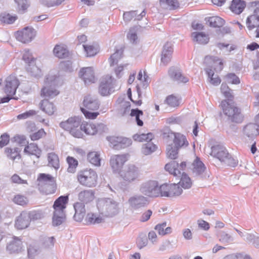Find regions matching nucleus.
I'll return each mask as SVG.
<instances>
[{
	"label": "nucleus",
	"mask_w": 259,
	"mask_h": 259,
	"mask_svg": "<svg viewBox=\"0 0 259 259\" xmlns=\"http://www.w3.org/2000/svg\"><path fill=\"white\" fill-rule=\"evenodd\" d=\"M165 102L168 106L172 107H178L180 104L179 99L173 95H171L167 97L165 100Z\"/></svg>",
	"instance_id": "nucleus-52"
},
{
	"label": "nucleus",
	"mask_w": 259,
	"mask_h": 259,
	"mask_svg": "<svg viewBox=\"0 0 259 259\" xmlns=\"http://www.w3.org/2000/svg\"><path fill=\"white\" fill-rule=\"evenodd\" d=\"M83 47L88 57L95 56L99 51L98 48L94 45L83 44Z\"/></svg>",
	"instance_id": "nucleus-46"
},
{
	"label": "nucleus",
	"mask_w": 259,
	"mask_h": 259,
	"mask_svg": "<svg viewBox=\"0 0 259 259\" xmlns=\"http://www.w3.org/2000/svg\"><path fill=\"white\" fill-rule=\"evenodd\" d=\"M79 75L86 84L94 83L96 80L94 71L92 67H88L81 68Z\"/></svg>",
	"instance_id": "nucleus-23"
},
{
	"label": "nucleus",
	"mask_w": 259,
	"mask_h": 259,
	"mask_svg": "<svg viewBox=\"0 0 259 259\" xmlns=\"http://www.w3.org/2000/svg\"><path fill=\"white\" fill-rule=\"evenodd\" d=\"M46 135V133L45 132L44 129L41 128L38 130L37 132L32 134L30 136V138L32 141H36L45 137Z\"/></svg>",
	"instance_id": "nucleus-60"
},
{
	"label": "nucleus",
	"mask_w": 259,
	"mask_h": 259,
	"mask_svg": "<svg viewBox=\"0 0 259 259\" xmlns=\"http://www.w3.org/2000/svg\"><path fill=\"white\" fill-rule=\"evenodd\" d=\"M161 185L159 186L157 181L150 180L143 183L140 186V192L150 197H161Z\"/></svg>",
	"instance_id": "nucleus-8"
},
{
	"label": "nucleus",
	"mask_w": 259,
	"mask_h": 259,
	"mask_svg": "<svg viewBox=\"0 0 259 259\" xmlns=\"http://www.w3.org/2000/svg\"><path fill=\"white\" fill-rule=\"evenodd\" d=\"M41 241L45 248H50L54 246L55 238L53 237H44L41 238Z\"/></svg>",
	"instance_id": "nucleus-56"
},
{
	"label": "nucleus",
	"mask_w": 259,
	"mask_h": 259,
	"mask_svg": "<svg viewBox=\"0 0 259 259\" xmlns=\"http://www.w3.org/2000/svg\"><path fill=\"white\" fill-rule=\"evenodd\" d=\"M206 72L209 78V82L211 84L214 85H218L220 84L221 80L218 75H214L213 70L211 69L206 68Z\"/></svg>",
	"instance_id": "nucleus-47"
},
{
	"label": "nucleus",
	"mask_w": 259,
	"mask_h": 259,
	"mask_svg": "<svg viewBox=\"0 0 259 259\" xmlns=\"http://www.w3.org/2000/svg\"><path fill=\"white\" fill-rule=\"evenodd\" d=\"M97 179V174L92 169L81 170L77 174V180L79 183L81 185L88 187L96 186Z\"/></svg>",
	"instance_id": "nucleus-9"
},
{
	"label": "nucleus",
	"mask_w": 259,
	"mask_h": 259,
	"mask_svg": "<svg viewBox=\"0 0 259 259\" xmlns=\"http://www.w3.org/2000/svg\"><path fill=\"white\" fill-rule=\"evenodd\" d=\"M250 6L252 10V14L259 18V1H255L250 3Z\"/></svg>",
	"instance_id": "nucleus-63"
},
{
	"label": "nucleus",
	"mask_w": 259,
	"mask_h": 259,
	"mask_svg": "<svg viewBox=\"0 0 259 259\" xmlns=\"http://www.w3.org/2000/svg\"><path fill=\"white\" fill-rule=\"evenodd\" d=\"M246 3L243 0H232L229 6L230 10L234 14L239 15L244 10Z\"/></svg>",
	"instance_id": "nucleus-32"
},
{
	"label": "nucleus",
	"mask_w": 259,
	"mask_h": 259,
	"mask_svg": "<svg viewBox=\"0 0 259 259\" xmlns=\"http://www.w3.org/2000/svg\"><path fill=\"white\" fill-rule=\"evenodd\" d=\"M210 155L222 162H229L231 160L230 155L226 148L220 145L211 147Z\"/></svg>",
	"instance_id": "nucleus-14"
},
{
	"label": "nucleus",
	"mask_w": 259,
	"mask_h": 259,
	"mask_svg": "<svg viewBox=\"0 0 259 259\" xmlns=\"http://www.w3.org/2000/svg\"><path fill=\"white\" fill-rule=\"evenodd\" d=\"M83 107L80 110L85 117L89 119H95L100 113L97 111L100 108V103L97 98L88 95L84 96L82 102Z\"/></svg>",
	"instance_id": "nucleus-3"
},
{
	"label": "nucleus",
	"mask_w": 259,
	"mask_h": 259,
	"mask_svg": "<svg viewBox=\"0 0 259 259\" xmlns=\"http://www.w3.org/2000/svg\"><path fill=\"white\" fill-rule=\"evenodd\" d=\"M178 184L182 189H189L193 186V182L188 175L183 172L180 181Z\"/></svg>",
	"instance_id": "nucleus-37"
},
{
	"label": "nucleus",
	"mask_w": 259,
	"mask_h": 259,
	"mask_svg": "<svg viewBox=\"0 0 259 259\" xmlns=\"http://www.w3.org/2000/svg\"><path fill=\"white\" fill-rule=\"evenodd\" d=\"M113 81V78L110 75H107L102 79L99 87V92L102 95L107 96L110 94Z\"/></svg>",
	"instance_id": "nucleus-20"
},
{
	"label": "nucleus",
	"mask_w": 259,
	"mask_h": 259,
	"mask_svg": "<svg viewBox=\"0 0 259 259\" xmlns=\"http://www.w3.org/2000/svg\"><path fill=\"white\" fill-rule=\"evenodd\" d=\"M186 166V163H167L165 166V169L170 174L175 177L179 176L181 174Z\"/></svg>",
	"instance_id": "nucleus-21"
},
{
	"label": "nucleus",
	"mask_w": 259,
	"mask_h": 259,
	"mask_svg": "<svg viewBox=\"0 0 259 259\" xmlns=\"http://www.w3.org/2000/svg\"><path fill=\"white\" fill-rule=\"evenodd\" d=\"M111 167L113 172L118 174L128 184L135 182L139 177V169L134 164L112 163Z\"/></svg>",
	"instance_id": "nucleus-1"
},
{
	"label": "nucleus",
	"mask_w": 259,
	"mask_h": 259,
	"mask_svg": "<svg viewBox=\"0 0 259 259\" xmlns=\"http://www.w3.org/2000/svg\"><path fill=\"white\" fill-rule=\"evenodd\" d=\"M179 149L173 145L168 144L166 148V156L170 160H176L179 157Z\"/></svg>",
	"instance_id": "nucleus-41"
},
{
	"label": "nucleus",
	"mask_w": 259,
	"mask_h": 259,
	"mask_svg": "<svg viewBox=\"0 0 259 259\" xmlns=\"http://www.w3.org/2000/svg\"><path fill=\"white\" fill-rule=\"evenodd\" d=\"M13 202L17 204L24 205L28 203V200L23 195H17L14 197Z\"/></svg>",
	"instance_id": "nucleus-57"
},
{
	"label": "nucleus",
	"mask_w": 259,
	"mask_h": 259,
	"mask_svg": "<svg viewBox=\"0 0 259 259\" xmlns=\"http://www.w3.org/2000/svg\"><path fill=\"white\" fill-rule=\"evenodd\" d=\"M38 185L47 194L54 193L56 191V184L54 177L50 175L40 174L37 178Z\"/></svg>",
	"instance_id": "nucleus-10"
},
{
	"label": "nucleus",
	"mask_w": 259,
	"mask_h": 259,
	"mask_svg": "<svg viewBox=\"0 0 259 259\" xmlns=\"http://www.w3.org/2000/svg\"><path fill=\"white\" fill-rule=\"evenodd\" d=\"M189 168L192 173L195 176H200L205 179L209 177L204 163H191Z\"/></svg>",
	"instance_id": "nucleus-19"
},
{
	"label": "nucleus",
	"mask_w": 259,
	"mask_h": 259,
	"mask_svg": "<svg viewBox=\"0 0 259 259\" xmlns=\"http://www.w3.org/2000/svg\"><path fill=\"white\" fill-rule=\"evenodd\" d=\"M171 135L173 136V139L171 145L179 149L187 147L189 145V142L184 135L180 133H171Z\"/></svg>",
	"instance_id": "nucleus-24"
},
{
	"label": "nucleus",
	"mask_w": 259,
	"mask_h": 259,
	"mask_svg": "<svg viewBox=\"0 0 259 259\" xmlns=\"http://www.w3.org/2000/svg\"><path fill=\"white\" fill-rule=\"evenodd\" d=\"M7 251L9 254H18L23 250L21 239L17 237H14L7 244Z\"/></svg>",
	"instance_id": "nucleus-18"
},
{
	"label": "nucleus",
	"mask_w": 259,
	"mask_h": 259,
	"mask_svg": "<svg viewBox=\"0 0 259 259\" xmlns=\"http://www.w3.org/2000/svg\"><path fill=\"white\" fill-rule=\"evenodd\" d=\"M137 79L145 85L148 83L149 78L145 70H141L138 74Z\"/></svg>",
	"instance_id": "nucleus-58"
},
{
	"label": "nucleus",
	"mask_w": 259,
	"mask_h": 259,
	"mask_svg": "<svg viewBox=\"0 0 259 259\" xmlns=\"http://www.w3.org/2000/svg\"><path fill=\"white\" fill-rule=\"evenodd\" d=\"M205 21L209 26L212 27H221L225 24V21L219 16H212L205 18Z\"/></svg>",
	"instance_id": "nucleus-40"
},
{
	"label": "nucleus",
	"mask_w": 259,
	"mask_h": 259,
	"mask_svg": "<svg viewBox=\"0 0 259 259\" xmlns=\"http://www.w3.org/2000/svg\"><path fill=\"white\" fill-rule=\"evenodd\" d=\"M127 94L128 98L131 100V101L135 104V106H141L142 104V101L141 99V96L139 93H137V99H133L132 98V90L130 88H129L127 91Z\"/></svg>",
	"instance_id": "nucleus-54"
},
{
	"label": "nucleus",
	"mask_w": 259,
	"mask_h": 259,
	"mask_svg": "<svg viewBox=\"0 0 259 259\" xmlns=\"http://www.w3.org/2000/svg\"><path fill=\"white\" fill-rule=\"evenodd\" d=\"M159 3L161 6L165 7L169 10H176L180 7L178 0H159Z\"/></svg>",
	"instance_id": "nucleus-45"
},
{
	"label": "nucleus",
	"mask_w": 259,
	"mask_h": 259,
	"mask_svg": "<svg viewBox=\"0 0 259 259\" xmlns=\"http://www.w3.org/2000/svg\"><path fill=\"white\" fill-rule=\"evenodd\" d=\"M39 107L43 112L49 115L54 114L57 110L54 104L46 99L41 101L39 103Z\"/></svg>",
	"instance_id": "nucleus-29"
},
{
	"label": "nucleus",
	"mask_w": 259,
	"mask_h": 259,
	"mask_svg": "<svg viewBox=\"0 0 259 259\" xmlns=\"http://www.w3.org/2000/svg\"><path fill=\"white\" fill-rule=\"evenodd\" d=\"M17 19L15 15H11L9 13H4L1 15L0 20L4 24H10L13 23Z\"/></svg>",
	"instance_id": "nucleus-48"
},
{
	"label": "nucleus",
	"mask_w": 259,
	"mask_h": 259,
	"mask_svg": "<svg viewBox=\"0 0 259 259\" xmlns=\"http://www.w3.org/2000/svg\"><path fill=\"white\" fill-rule=\"evenodd\" d=\"M134 141L139 142L151 141L154 138V135L151 133L147 134H136L133 136Z\"/></svg>",
	"instance_id": "nucleus-44"
},
{
	"label": "nucleus",
	"mask_w": 259,
	"mask_h": 259,
	"mask_svg": "<svg viewBox=\"0 0 259 259\" xmlns=\"http://www.w3.org/2000/svg\"><path fill=\"white\" fill-rule=\"evenodd\" d=\"M161 197H174L181 195L183 189L178 184H163L161 185Z\"/></svg>",
	"instance_id": "nucleus-12"
},
{
	"label": "nucleus",
	"mask_w": 259,
	"mask_h": 259,
	"mask_svg": "<svg viewBox=\"0 0 259 259\" xmlns=\"http://www.w3.org/2000/svg\"><path fill=\"white\" fill-rule=\"evenodd\" d=\"M29 223V215L26 212H22L18 217L15 226L18 229H23L28 226Z\"/></svg>",
	"instance_id": "nucleus-33"
},
{
	"label": "nucleus",
	"mask_w": 259,
	"mask_h": 259,
	"mask_svg": "<svg viewBox=\"0 0 259 259\" xmlns=\"http://www.w3.org/2000/svg\"><path fill=\"white\" fill-rule=\"evenodd\" d=\"M204 63L206 68L215 71H221L223 68L222 60L217 57L207 56L204 58Z\"/></svg>",
	"instance_id": "nucleus-15"
},
{
	"label": "nucleus",
	"mask_w": 259,
	"mask_h": 259,
	"mask_svg": "<svg viewBox=\"0 0 259 259\" xmlns=\"http://www.w3.org/2000/svg\"><path fill=\"white\" fill-rule=\"evenodd\" d=\"M103 217V215L101 216L97 214L89 213L87 214L86 219L89 223L95 224L101 223L104 220Z\"/></svg>",
	"instance_id": "nucleus-49"
},
{
	"label": "nucleus",
	"mask_w": 259,
	"mask_h": 259,
	"mask_svg": "<svg viewBox=\"0 0 259 259\" xmlns=\"http://www.w3.org/2000/svg\"><path fill=\"white\" fill-rule=\"evenodd\" d=\"M60 94L55 79L52 77H47L40 92V95L45 98L53 99Z\"/></svg>",
	"instance_id": "nucleus-7"
},
{
	"label": "nucleus",
	"mask_w": 259,
	"mask_h": 259,
	"mask_svg": "<svg viewBox=\"0 0 259 259\" xmlns=\"http://www.w3.org/2000/svg\"><path fill=\"white\" fill-rule=\"evenodd\" d=\"M60 125L75 138H80L83 137L82 122L81 123L80 119L77 117H70L67 120L61 122Z\"/></svg>",
	"instance_id": "nucleus-6"
},
{
	"label": "nucleus",
	"mask_w": 259,
	"mask_h": 259,
	"mask_svg": "<svg viewBox=\"0 0 259 259\" xmlns=\"http://www.w3.org/2000/svg\"><path fill=\"white\" fill-rule=\"evenodd\" d=\"M96 205L100 214L104 217H112L119 211V203L112 198H99Z\"/></svg>",
	"instance_id": "nucleus-2"
},
{
	"label": "nucleus",
	"mask_w": 259,
	"mask_h": 259,
	"mask_svg": "<svg viewBox=\"0 0 259 259\" xmlns=\"http://www.w3.org/2000/svg\"><path fill=\"white\" fill-rule=\"evenodd\" d=\"M83 133L89 135H94L97 133L98 128L96 124L84 121L82 122Z\"/></svg>",
	"instance_id": "nucleus-42"
},
{
	"label": "nucleus",
	"mask_w": 259,
	"mask_h": 259,
	"mask_svg": "<svg viewBox=\"0 0 259 259\" xmlns=\"http://www.w3.org/2000/svg\"><path fill=\"white\" fill-rule=\"evenodd\" d=\"M17 4L18 10L22 12H24L28 8L27 0H15Z\"/></svg>",
	"instance_id": "nucleus-64"
},
{
	"label": "nucleus",
	"mask_w": 259,
	"mask_h": 259,
	"mask_svg": "<svg viewBox=\"0 0 259 259\" xmlns=\"http://www.w3.org/2000/svg\"><path fill=\"white\" fill-rule=\"evenodd\" d=\"M186 166V163H167L165 166V169L170 174L175 177L179 176L181 174Z\"/></svg>",
	"instance_id": "nucleus-22"
},
{
	"label": "nucleus",
	"mask_w": 259,
	"mask_h": 259,
	"mask_svg": "<svg viewBox=\"0 0 259 259\" xmlns=\"http://www.w3.org/2000/svg\"><path fill=\"white\" fill-rule=\"evenodd\" d=\"M84 204H85L79 202H77L74 204V208L75 209L74 219L77 222H81L85 214L86 210Z\"/></svg>",
	"instance_id": "nucleus-31"
},
{
	"label": "nucleus",
	"mask_w": 259,
	"mask_h": 259,
	"mask_svg": "<svg viewBox=\"0 0 259 259\" xmlns=\"http://www.w3.org/2000/svg\"><path fill=\"white\" fill-rule=\"evenodd\" d=\"M54 56L59 59H66L69 57L70 53L67 46L63 44L55 45L53 49Z\"/></svg>",
	"instance_id": "nucleus-26"
},
{
	"label": "nucleus",
	"mask_w": 259,
	"mask_h": 259,
	"mask_svg": "<svg viewBox=\"0 0 259 259\" xmlns=\"http://www.w3.org/2000/svg\"><path fill=\"white\" fill-rule=\"evenodd\" d=\"M143 115V112L138 109H132L130 113V116L135 117L137 124L139 126H143V122L140 119V117Z\"/></svg>",
	"instance_id": "nucleus-51"
},
{
	"label": "nucleus",
	"mask_w": 259,
	"mask_h": 259,
	"mask_svg": "<svg viewBox=\"0 0 259 259\" xmlns=\"http://www.w3.org/2000/svg\"><path fill=\"white\" fill-rule=\"evenodd\" d=\"M146 12L143 10L139 15L136 11H133L130 12H126L124 13L123 17V19L126 22H128L133 19L134 20H140L143 17L145 16Z\"/></svg>",
	"instance_id": "nucleus-34"
},
{
	"label": "nucleus",
	"mask_w": 259,
	"mask_h": 259,
	"mask_svg": "<svg viewBox=\"0 0 259 259\" xmlns=\"http://www.w3.org/2000/svg\"><path fill=\"white\" fill-rule=\"evenodd\" d=\"M130 206L134 210H137L146 206L148 204L147 197L142 195H135L128 200Z\"/></svg>",
	"instance_id": "nucleus-16"
},
{
	"label": "nucleus",
	"mask_w": 259,
	"mask_h": 259,
	"mask_svg": "<svg viewBox=\"0 0 259 259\" xmlns=\"http://www.w3.org/2000/svg\"><path fill=\"white\" fill-rule=\"evenodd\" d=\"M154 229L157 231L159 235L161 236L169 234L172 232L171 228L170 227H166V222L157 224L155 226Z\"/></svg>",
	"instance_id": "nucleus-43"
},
{
	"label": "nucleus",
	"mask_w": 259,
	"mask_h": 259,
	"mask_svg": "<svg viewBox=\"0 0 259 259\" xmlns=\"http://www.w3.org/2000/svg\"><path fill=\"white\" fill-rule=\"evenodd\" d=\"M20 152L21 150L18 148L7 147L5 149L6 156L12 160H20L21 157Z\"/></svg>",
	"instance_id": "nucleus-36"
},
{
	"label": "nucleus",
	"mask_w": 259,
	"mask_h": 259,
	"mask_svg": "<svg viewBox=\"0 0 259 259\" xmlns=\"http://www.w3.org/2000/svg\"><path fill=\"white\" fill-rule=\"evenodd\" d=\"M157 149V146L151 143H147L143 145L142 148V152L145 155L151 154Z\"/></svg>",
	"instance_id": "nucleus-50"
},
{
	"label": "nucleus",
	"mask_w": 259,
	"mask_h": 259,
	"mask_svg": "<svg viewBox=\"0 0 259 259\" xmlns=\"http://www.w3.org/2000/svg\"><path fill=\"white\" fill-rule=\"evenodd\" d=\"M36 31L31 27H26L18 30L14 33L16 39L23 43L27 44L31 41L35 37Z\"/></svg>",
	"instance_id": "nucleus-11"
},
{
	"label": "nucleus",
	"mask_w": 259,
	"mask_h": 259,
	"mask_svg": "<svg viewBox=\"0 0 259 259\" xmlns=\"http://www.w3.org/2000/svg\"><path fill=\"white\" fill-rule=\"evenodd\" d=\"M107 140L113 147L124 148L132 144L131 139L122 137L112 136L107 137Z\"/></svg>",
	"instance_id": "nucleus-17"
},
{
	"label": "nucleus",
	"mask_w": 259,
	"mask_h": 259,
	"mask_svg": "<svg viewBox=\"0 0 259 259\" xmlns=\"http://www.w3.org/2000/svg\"><path fill=\"white\" fill-rule=\"evenodd\" d=\"M95 191L91 189H85L81 191L78 194L79 202L88 204L95 199Z\"/></svg>",
	"instance_id": "nucleus-25"
},
{
	"label": "nucleus",
	"mask_w": 259,
	"mask_h": 259,
	"mask_svg": "<svg viewBox=\"0 0 259 259\" xmlns=\"http://www.w3.org/2000/svg\"><path fill=\"white\" fill-rule=\"evenodd\" d=\"M168 72L171 77L178 82L186 83L189 81L187 77L184 76L181 71L175 68H170Z\"/></svg>",
	"instance_id": "nucleus-35"
},
{
	"label": "nucleus",
	"mask_w": 259,
	"mask_h": 259,
	"mask_svg": "<svg viewBox=\"0 0 259 259\" xmlns=\"http://www.w3.org/2000/svg\"><path fill=\"white\" fill-rule=\"evenodd\" d=\"M24 152L28 155H34L39 157L40 156L41 150L38 148L37 144L31 143L25 147Z\"/></svg>",
	"instance_id": "nucleus-38"
},
{
	"label": "nucleus",
	"mask_w": 259,
	"mask_h": 259,
	"mask_svg": "<svg viewBox=\"0 0 259 259\" xmlns=\"http://www.w3.org/2000/svg\"><path fill=\"white\" fill-rule=\"evenodd\" d=\"M124 47H121L119 49H117L115 53L111 55L109 59V62L110 66H113L117 64L119 60L122 57Z\"/></svg>",
	"instance_id": "nucleus-39"
},
{
	"label": "nucleus",
	"mask_w": 259,
	"mask_h": 259,
	"mask_svg": "<svg viewBox=\"0 0 259 259\" xmlns=\"http://www.w3.org/2000/svg\"><path fill=\"white\" fill-rule=\"evenodd\" d=\"M173 49L171 44L166 43L163 48L161 62L163 65H167L170 61L172 58Z\"/></svg>",
	"instance_id": "nucleus-27"
},
{
	"label": "nucleus",
	"mask_w": 259,
	"mask_h": 259,
	"mask_svg": "<svg viewBox=\"0 0 259 259\" xmlns=\"http://www.w3.org/2000/svg\"><path fill=\"white\" fill-rule=\"evenodd\" d=\"M87 159L89 162H100L102 157L99 152L92 151L88 154Z\"/></svg>",
	"instance_id": "nucleus-55"
},
{
	"label": "nucleus",
	"mask_w": 259,
	"mask_h": 259,
	"mask_svg": "<svg viewBox=\"0 0 259 259\" xmlns=\"http://www.w3.org/2000/svg\"><path fill=\"white\" fill-rule=\"evenodd\" d=\"M13 139L14 141L21 146H26L28 144L26 137L23 135H16L14 137Z\"/></svg>",
	"instance_id": "nucleus-59"
},
{
	"label": "nucleus",
	"mask_w": 259,
	"mask_h": 259,
	"mask_svg": "<svg viewBox=\"0 0 259 259\" xmlns=\"http://www.w3.org/2000/svg\"><path fill=\"white\" fill-rule=\"evenodd\" d=\"M221 91L225 98L229 100L233 99V95L232 94V90L228 87L226 83H222L221 87Z\"/></svg>",
	"instance_id": "nucleus-53"
},
{
	"label": "nucleus",
	"mask_w": 259,
	"mask_h": 259,
	"mask_svg": "<svg viewBox=\"0 0 259 259\" xmlns=\"http://www.w3.org/2000/svg\"><path fill=\"white\" fill-rule=\"evenodd\" d=\"M226 78L228 82L230 83L237 84L240 82L239 77L234 73L228 74L226 76Z\"/></svg>",
	"instance_id": "nucleus-62"
},
{
	"label": "nucleus",
	"mask_w": 259,
	"mask_h": 259,
	"mask_svg": "<svg viewBox=\"0 0 259 259\" xmlns=\"http://www.w3.org/2000/svg\"><path fill=\"white\" fill-rule=\"evenodd\" d=\"M220 106L231 122L239 123L243 121L244 116L238 107L229 103L226 100L222 101Z\"/></svg>",
	"instance_id": "nucleus-5"
},
{
	"label": "nucleus",
	"mask_w": 259,
	"mask_h": 259,
	"mask_svg": "<svg viewBox=\"0 0 259 259\" xmlns=\"http://www.w3.org/2000/svg\"><path fill=\"white\" fill-rule=\"evenodd\" d=\"M68 201L67 196H61L55 201L53 208L54 209L52 218V224L54 226H58L62 224L65 219L64 210Z\"/></svg>",
	"instance_id": "nucleus-4"
},
{
	"label": "nucleus",
	"mask_w": 259,
	"mask_h": 259,
	"mask_svg": "<svg viewBox=\"0 0 259 259\" xmlns=\"http://www.w3.org/2000/svg\"><path fill=\"white\" fill-rule=\"evenodd\" d=\"M191 36L194 42L199 45H206L209 41V35L204 32H193Z\"/></svg>",
	"instance_id": "nucleus-30"
},
{
	"label": "nucleus",
	"mask_w": 259,
	"mask_h": 259,
	"mask_svg": "<svg viewBox=\"0 0 259 259\" xmlns=\"http://www.w3.org/2000/svg\"><path fill=\"white\" fill-rule=\"evenodd\" d=\"M5 82V93L9 96L15 95L16 90L20 84L18 79L15 76L10 75L7 77Z\"/></svg>",
	"instance_id": "nucleus-13"
},
{
	"label": "nucleus",
	"mask_w": 259,
	"mask_h": 259,
	"mask_svg": "<svg viewBox=\"0 0 259 259\" xmlns=\"http://www.w3.org/2000/svg\"><path fill=\"white\" fill-rule=\"evenodd\" d=\"M246 24L247 28L250 30L256 28L255 37H259V18L251 14L247 17Z\"/></svg>",
	"instance_id": "nucleus-28"
},
{
	"label": "nucleus",
	"mask_w": 259,
	"mask_h": 259,
	"mask_svg": "<svg viewBox=\"0 0 259 259\" xmlns=\"http://www.w3.org/2000/svg\"><path fill=\"white\" fill-rule=\"evenodd\" d=\"M36 111L34 110H30L23 113L17 115V118L18 120L27 119L30 117L33 116L36 114Z\"/></svg>",
	"instance_id": "nucleus-61"
}]
</instances>
